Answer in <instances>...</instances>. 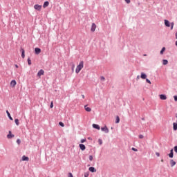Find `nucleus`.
<instances>
[{"label":"nucleus","instance_id":"obj_1","mask_svg":"<svg viewBox=\"0 0 177 177\" xmlns=\"http://www.w3.org/2000/svg\"><path fill=\"white\" fill-rule=\"evenodd\" d=\"M83 68H84V61H81L79 65H77V66L76 67V69H75L76 74H78L80 71H81Z\"/></svg>","mask_w":177,"mask_h":177},{"label":"nucleus","instance_id":"obj_2","mask_svg":"<svg viewBox=\"0 0 177 177\" xmlns=\"http://www.w3.org/2000/svg\"><path fill=\"white\" fill-rule=\"evenodd\" d=\"M34 9H35V10H38L39 12H41V9H42V6L35 4L34 6Z\"/></svg>","mask_w":177,"mask_h":177},{"label":"nucleus","instance_id":"obj_3","mask_svg":"<svg viewBox=\"0 0 177 177\" xmlns=\"http://www.w3.org/2000/svg\"><path fill=\"white\" fill-rule=\"evenodd\" d=\"M95 30H96V24L95 23H93L91 26V31H92V32H95Z\"/></svg>","mask_w":177,"mask_h":177},{"label":"nucleus","instance_id":"obj_4","mask_svg":"<svg viewBox=\"0 0 177 177\" xmlns=\"http://www.w3.org/2000/svg\"><path fill=\"white\" fill-rule=\"evenodd\" d=\"M45 74V71L43 69H41L40 71H38L37 73V77H41V75H44Z\"/></svg>","mask_w":177,"mask_h":177},{"label":"nucleus","instance_id":"obj_5","mask_svg":"<svg viewBox=\"0 0 177 177\" xmlns=\"http://www.w3.org/2000/svg\"><path fill=\"white\" fill-rule=\"evenodd\" d=\"M101 131L103 132H105V133H109V128H107L106 126L101 128Z\"/></svg>","mask_w":177,"mask_h":177},{"label":"nucleus","instance_id":"obj_6","mask_svg":"<svg viewBox=\"0 0 177 177\" xmlns=\"http://www.w3.org/2000/svg\"><path fill=\"white\" fill-rule=\"evenodd\" d=\"M17 84V82H16V80H12L10 82V86H12V88H15Z\"/></svg>","mask_w":177,"mask_h":177},{"label":"nucleus","instance_id":"obj_7","mask_svg":"<svg viewBox=\"0 0 177 177\" xmlns=\"http://www.w3.org/2000/svg\"><path fill=\"white\" fill-rule=\"evenodd\" d=\"M159 97L161 100H167V95L164 94L160 95Z\"/></svg>","mask_w":177,"mask_h":177},{"label":"nucleus","instance_id":"obj_8","mask_svg":"<svg viewBox=\"0 0 177 177\" xmlns=\"http://www.w3.org/2000/svg\"><path fill=\"white\" fill-rule=\"evenodd\" d=\"M35 53L36 55H39V53H41V48H35Z\"/></svg>","mask_w":177,"mask_h":177},{"label":"nucleus","instance_id":"obj_9","mask_svg":"<svg viewBox=\"0 0 177 177\" xmlns=\"http://www.w3.org/2000/svg\"><path fill=\"white\" fill-rule=\"evenodd\" d=\"M7 138L8 139H12V138H15V135L12 134V131H10Z\"/></svg>","mask_w":177,"mask_h":177},{"label":"nucleus","instance_id":"obj_10","mask_svg":"<svg viewBox=\"0 0 177 177\" xmlns=\"http://www.w3.org/2000/svg\"><path fill=\"white\" fill-rule=\"evenodd\" d=\"M169 158H174V149L170 150V153H169Z\"/></svg>","mask_w":177,"mask_h":177},{"label":"nucleus","instance_id":"obj_11","mask_svg":"<svg viewBox=\"0 0 177 177\" xmlns=\"http://www.w3.org/2000/svg\"><path fill=\"white\" fill-rule=\"evenodd\" d=\"M165 25L166 26V27H171V24H169V21L165 19Z\"/></svg>","mask_w":177,"mask_h":177},{"label":"nucleus","instance_id":"obj_12","mask_svg":"<svg viewBox=\"0 0 177 177\" xmlns=\"http://www.w3.org/2000/svg\"><path fill=\"white\" fill-rule=\"evenodd\" d=\"M21 57L22 59H24V57H26V55L24 54L25 53L24 48H21Z\"/></svg>","mask_w":177,"mask_h":177},{"label":"nucleus","instance_id":"obj_13","mask_svg":"<svg viewBox=\"0 0 177 177\" xmlns=\"http://www.w3.org/2000/svg\"><path fill=\"white\" fill-rule=\"evenodd\" d=\"M80 148L82 150V151H84V150H85V149H86V147H85V145H84L83 144H80L79 145Z\"/></svg>","mask_w":177,"mask_h":177},{"label":"nucleus","instance_id":"obj_14","mask_svg":"<svg viewBox=\"0 0 177 177\" xmlns=\"http://www.w3.org/2000/svg\"><path fill=\"white\" fill-rule=\"evenodd\" d=\"M84 109H85L86 111H88V113H90V111H92V109L88 107L87 105L84 106Z\"/></svg>","mask_w":177,"mask_h":177},{"label":"nucleus","instance_id":"obj_15","mask_svg":"<svg viewBox=\"0 0 177 177\" xmlns=\"http://www.w3.org/2000/svg\"><path fill=\"white\" fill-rule=\"evenodd\" d=\"M48 6H49V1H45L43 8L45 9V8H48Z\"/></svg>","mask_w":177,"mask_h":177},{"label":"nucleus","instance_id":"obj_16","mask_svg":"<svg viewBox=\"0 0 177 177\" xmlns=\"http://www.w3.org/2000/svg\"><path fill=\"white\" fill-rule=\"evenodd\" d=\"M6 113H7V115H8V117L9 118V119L11 121H13V118H12V116L10 115V113H9V111H6Z\"/></svg>","mask_w":177,"mask_h":177},{"label":"nucleus","instance_id":"obj_17","mask_svg":"<svg viewBox=\"0 0 177 177\" xmlns=\"http://www.w3.org/2000/svg\"><path fill=\"white\" fill-rule=\"evenodd\" d=\"M30 158L26 156H22V161H28Z\"/></svg>","mask_w":177,"mask_h":177},{"label":"nucleus","instance_id":"obj_18","mask_svg":"<svg viewBox=\"0 0 177 177\" xmlns=\"http://www.w3.org/2000/svg\"><path fill=\"white\" fill-rule=\"evenodd\" d=\"M88 171H90V172H96V169L93 167H89Z\"/></svg>","mask_w":177,"mask_h":177},{"label":"nucleus","instance_id":"obj_19","mask_svg":"<svg viewBox=\"0 0 177 177\" xmlns=\"http://www.w3.org/2000/svg\"><path fill=\"white\" fill-rule=\"evenodd\" d=\"M141 78L142 80H146L147 78V75L143 73H141Z\"/></svg>","mask_w":177,"mask_h":177},{"label":"nucleus","instance_id":"obj_20","mask_svg":"<svg viewBox=\"0 0 177 177\" xmlns=\"http://www.w3.org/2000/svg\"><path fill=\"white\" fill-rule=\"evenodd\" d=\"M93 128H95V129H100V126H99L98 124H93Z\"/></svg>","mask_w":177,"mask_h":177},{"label":"nucleus","instance_id":"obj_21","mask_svg":"<svg viewBox=\"0 0 177 177\" xmlns=\"http://www.w3.org/2000/svg\"><path fill=\"white\" fill-rule=\"evenodd\" d=\"M171 167H174L176 165V162L174 160H170Z\"/></svg>","mask_w":177,"mask_h":177},{"label":"nucleus","instance_id":"obj_22","mask_svg":"<svg viewBox=\"0 0 177 177\" xmlns=\"http://www.w3.org/2000/svg\"><path fill=\"white\" fill-rule=\"evenodd\" d=\"M162 64H163V66H167V64H168V60L163 59L162 60Z\"/></svg>","mask_w":177,"mask_h":177},{"label":"nucleus","instance_id":"obj_23","mask_svg":"<svg viewBox=\"0 0 177 177\" xmlns=\"http://www.w3.org/2000/svg\"><path fill=\"white\" fill-rule=\"evenodd\" d=\"M164 52H165V47H163L160 50V55H164Z\"/></svg>","mask_w":177,"mask_h":177},{"label":"nucleus","instance_id":"obj_24","mask_svg":"<svg viewBox=\"0 0 177 177\" xmlns=\"http://www.w3.org/2000/svg\"><path fill=\"white\" fill-rule=\"evenodd\" d=\"M15 122L16 125H17V127H19V125L20 124V122H19V119H15Z\"/></svg>","mask_w":177,"mask_h":177},{"label":"nucleus","instance_id":"obj_25","mask_svg":"<svg viewBox=\"0 0 177 177\" xmlns=\"http://www.w3.org/2000/svg\"><path fill=\"white\" fill-rule=\"evenodd\" d=\"M173 125H174V130L176 131V129H177V124L176 123H174Z\"/></svg>","mask_w":177,"mask_h":177},{"label":"nucleus","instance_id":"obj_26","mask_svg":"<svg viewBox=\"0 0 177 177\" xmlns=\"http://www.w3.org/2000/svg\"><path fill=\"white\" fill-rule=\"evenodd\" d=\"M116 124H118L120 122V117L116 116Z\"/></svg>","mask_w":177,"mask_h":177},{"label":"nucleus","instance_id":"obj_27","mask_svg":"<svg viewBox=\"0 0 177 177\" xmlns=\"http://www.w3.org/2000/svg\"><path fill=\"white\" fill-rule=\"evenodd\" d=\"M59 125H60V127H64V123L62 122H59Z\"/></svg>","mask_w":177,"mask_h":177},{"label":"nucleus","instance_id":"obj_28","mask_svg":"<svg viewBox=\"0 0 177 177\" xmlns=\"http://www.w3.org/2000/svg\"><path fill=\"white\" fill-rule=\"evenodd\" d=\"M28 64L31 66V59L30 58L28 59Z\"/></svg>","mask_w":177,"mask_h":177},{"label":"nucleus","instance_id":"obj_29","mask_svg":"<svg viewBox=\"0 0 177 177\" xmlns=\"http://www.w3.org/2000/svg\"><path fill=\"white\" fill-rule=\"evenodd\" d=\"M174 22H171V24H170V26H171V30H174Z\"/></svg>","mask_w":177,"mask_h":177},{"label":"nucleus","instance_id":"obj_30","mask_svg":"<svg viewBox=\"0 0 177 177\" xmlns=\"http://www.w3.org/2000/svg\"><path fill=\"white\" fill-rule=\"evenodd\" d=\"M50 109H53V101H52L50 102Z\"/></svg>","mask_w":177,"mask_h":177},{"label":"nucleus","instance_id":"obj_31","mask_svg":"<svg viewBox=\"0 0 177 177\" xmlns=\"http://www.w3.org/2000/svg\"><path fill=\"white\" fill-rule=\"evenodd\" d=\"M17 143L18 145H20V143H21V141L20 140V139L17 140Z\"/></svg>","mask_w":177,"mask_h":177},{"label":"nucleus","instance_id":"obj_32","mask_svg":"<svg viewBox=\"0 0 177 177\" xmlns=\"http://www.w3.org/2000/svg\"><path fill=\"white\" fill-rule=\"evenodd\" d=\"M146 82H147L148 84H151V82L150 80H149V79H146Z\"/></svg>","mask_w":177,"mask_h":177},{"label":"nucleus","instance_id":"obj_33","mask_svg":"<svg viewBox=\"0 0 177 177\" xmlns=\"http://www.w3.org/2000/svg\"><path fill=\"white\" fill-rule=\"evenodd\" d=\"M84 142H86V139H82L81 143H84Z\"/></svg>","mask_w":177,"mask_h":177},{"label":"nucleus","instance_id":"obj_34","mask_svg":"<svg viewBox=\"0 0 177 177\" xmlns=\"http://www.w3.org/2000/svg\"><path fill=\"white\" fill-rule=\"evenodd\" d=\"M131 150H133V151H138V149L134 147L131 148Z\"/></svg>","mask_w":177,"mask_h":177},{"label":"nucleus","instance_id":"obj_35","mask_svg":"<svg viewBox=\"0 0 177 177\" xmlns=\"http://www.w3.org/2000/svg\"><path fill=\"white\" fill-rule=\"evenodd\" d=\"M88 158H89L90 161H92L93 160V156H90Z\"/></svg>","mask_w":177,"mask_h":177},{"label":"nucleus","instance_id":"obj_36","mask_svg":"<svg viewBox=\"0 0 177 177\" xmlns=\"http://www.w3.org/2000/svg\"><path fill=\"white\" fill-rule=\"evenodd\" d=\"M100 80H101V81H104L106 79L104 78V77L102 76L100 77Z\"/></svg>","mask_w":177,"mask_h":177},{"label":"nucleus","instance_id":"obj_37","mask_svg":"<svg viewBox=\"0 0 177 177\" xmlns=\"http://www.w3.org/2000/svg\"><path fill=\"white\" fill-rule=\"evenodd\" d=\"M68 177H74V176H73L72 173H69Z\"/></svg>","mask_w":177,"mask_h":177},{"label":"nucleus","instance_id":"obj_38","mask_svg":"<svg viewBox=\"0 0 177 177\" xmlns=\"http://www.w3.org/2000/svg\"><path fill=\"white\" fill-rule=\"evenodd\" d=\"M125 2H127V3H131V0H125Z\"/></svg>","mask_w":177,"mask_h":177},{"label":"nucleus","instance_id":"obj_39","mask_svg":"<svg viewBox=\"0 0 177 177\" xmlns=\"http://www.w3.org/2000/svg\"><path fill=\"white\" fill-rule=\"evenodd\" d=\"M143 138H144L143 135H140V136H139V138H140V139H143Z\"/></svg>","mask_w":177,"mask_h":177},{"label":"nucleus","instance_id":"obj_40","mask_svg":"<svg viewBox=\"0 0 177 177\" xmlns=\"http://www.w3.org/2000/svg\"><path fill=\"white\" fill-rule=\"evenodd\" d=\"M174 151H175L176 153H177V146H175V147H174Z\"/></svg>","mask_w":177,"mask_h":177},{"label":"nucleus","instance_id":"obj_41","mask_svg":"<svg viewBox=\"0 0 177 177\" xmlns=\"http://www.w3.org/2000/svg\"><path fill=\"white\" fill-rule=\"evenodd\" d=\"M174 98L175 102H177V95H175V96L174 97Z\"/></svg>","mask_w":177,"mask_h":177},{"label":"nucleus","instance_id":"obj_42","mask_svg":"<svg viewBox=\"0 0 177 177\" xmlns=\"http://www.w3.org/2000/svg\"><path fill=\"white\" fill-rule=\"evenodd\" d=\"M156 155L157 156V157H160V153L156 152Z\"/></svg>","mask_w":177,"mask_h":177},{"label":"nucleus","instance_id":"obj_43","mask_svg":"<svg viewBox=\"0 0 177 177\" xmlns=\"http://www.w3.org/2000/svg\"><path fill=\"white\" fill-rule=\"evenodd\" d=\"M98 142H99L100 145H102V140L100 139V140H98Z\"/></svg>","mask_w":177,"mask_h":177},{"label":"nucleus","instance_id":"obj_44","mask_svg":"<svg viewBox=\"0 0 177 177\" xmlns=\"http://www.w3.org/2000/svg\"><path fill=\"white\" fill-rule=\"evenodd\" d=\"M15 67H16V68H19V65L15 64Z\"/></svg>","mask_w":177,"mask_h":177},{"label":"nucleus","instance_id":"obj_45","mask_svg":"<svg viewBox=\"0 0 177 177\" xmlns=\"http://www.w3.org/2000/svg\"><path fill=\"white\" fill-rule=\"evenodd\" d=\"M82 99H85V95H82Z\"/></svg>","mask_w":177,"mask_h":177},{"label":"nucleus","instance_id":"obj_46","mask_svg":"<svg viewBox=\"0 0 177 177\" xmlns=\"http://www.w3.org/2000/svg\"><path fill=\"white\" fill-rule=\"evenodd\" d=\"M74 67H75V65L73 66V68H72L73 71H74Z\"/></svg>","mask_w":177,"mask_h":177},{"label":"nucleus","instance_id":"obj_47","mask_svg":"<svg viewBox=\"0 0 177 177\" xmlns=\"http://www.w3.org/2000/svg\"><path fill=\"white\" fill-rule=\"evenodd\" d=\"M84 177H88V174H84Z\"/></svg>","mask_w":177,"mask_h":177},{"label":"nucleus","instance_id":"obj_48","mask_svg":"<svg viewBox=\"0 0 177 177\" xmlns=\"http://www.w3.org/2000/svg\"><path fill=\"white\" fill-rule=\"evenodd\" d=\"M161 162H164V159H162V160H161Z\"/></svg>","mask_w":177,"mask_h":177},{"label":"nucleus","instance_id":"obj_49","mask_svg":"<svg viewBox=\"0 0 177 177\" xmlns=\"http://www.w3.org/2000/svg\"><path fill=\"white\" fill-rule=\"evenodd\" d=\"M176 39H177V32L176 33Z\"/></svg>","mask_w":177,"mask_h":177},{"label":"nucleus","instance_id":"obj_50","mask_svg":"<svg viewBox=\"0 0 177 177\" xmlns=\"http://www.w3.org/2000/svg\"><path fill=\"white\" fill-rule=\"evenodd\" d=\"M176 46H177V41H176Z\"/></svg>","mask_w":177,"mask_h":177},{"label":"nucleus","instance_id":"obj_51","mask_svg":"<svg viewBox=\"0 0 177 177\" xmlns=\"http://www.w3.org/2000/svg\"><path fill=\"white\" fill-rule=\"evenodd\" d=\"M137 78H139V76H138Z\"/></svg>","mask_w":177,"mask_h":177}]
</instances>
